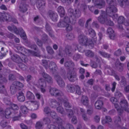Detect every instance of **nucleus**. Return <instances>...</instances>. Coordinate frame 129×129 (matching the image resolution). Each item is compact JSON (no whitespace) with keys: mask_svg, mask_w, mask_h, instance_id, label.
Returning <instances> with one entry per match:
<instances>
[{"mask_svg":"<svg viewBox=\"0 0 129 129\" xmlns=\"http://www.w3.org/2000/svg\"><path fill=\"white\" fill-rule=\"evenodd\" d=\"M98 20L101 23L110 26H113L114 23L108 18L107 14L104 11H101L100 15L98 18Z\"/></svg>","mask_w":129,"mask_h":129,"instance_id":"obj_1","label":"nucleus"},{"mask_svg":"<svg viewBox=\"0 0 129 129\" xmlns=\"http://www.w3.org/2000/svg\"><path fill=\"white\" fill-rule=\"evenodd\" d=\"M107 2L109 6L106 9V12L110 16H114V13L117 11V9L115 6L116 0H107Z\"/></svg>","mask_w":129,"mask_h":129,"instance_id":"obj_2","label":"nucleus"},{"mask_svg":"<svg viewBox=\"0 0 129 129\" xmlns=\"http://www.w3.org/2000/svg\"><path fill=\"white\" fill-rule=\"evenodd\" d=\"M49 92L51 95L58 97L61 99H63L64 97L63 94L62 92L56 88H51Z\"/></svg>","mask_w":129,"mask_h":129,"instance_id":"obj_3","label":"nucleus"},{"mask_svg":"<svg viewBox=\"0 0 129 129\" xmlns=\"http://www.w3.org/2000/svg\"><path fill=\"white\" fill-rule=\"evenodd\" d=\"M11 20V16L8 13H0V21L1 22H9Z\"/></svg>","mask_w":129,"mask_h":129,"instance_id":"obj_4","label":"nucleus"},{"mask_svg":"<svg viewBox=\"0 0 129 129\" xmlns=\"http://www.w3.org/2000/svg\"><path fill=\"white\" fill-rule=\"evenodd\" d=\"M70 22L73 24H75L76 22V19L73 18V17H71L69 18L67 16H66L64 17L63 20L61 21L57 24V26H60V24L63 22L66 23V24L69 23Z\"/></svg>","mask_w":129,"mask_h":129,"instance_id":"obj_5","label":"nucleus"},{"mask_svg":"<svg viewBox=\"0 0 129 129\" xmlns=\"http://www.w3.org/2000/svg\"><path fill=\"white\" fill-rule=\"evenodd\" d=\"M54 78L60 87H63L65 86V83L63 78L59 75H55Z\"/></svg>","mask_w":129,"mask_h":129,"instance_id":"obj_6","label":"nucleus"},{"mask_svg":"<svg viewBox=\"0 0 129 129\" xmlns=\"http://www.w3.org/2000/svg\"><path fill=\"white\" fill-rule=\"evenodd\" d=\"M67 77L69 81L72 82H74L77 79L76 73L74 71H69L67 74Z\"/></svg>","mask_w":129,"mask_h":129,"instance_id":"obj_7","label":"nucleus"},{"mask_svg":"<svg viewBox=\"0 0 129 129\" xmlns=\"http://www.w3.org/2000/svg\"><path fill=\"white\" fill-rule=\"evenodd\" d=\"M95 6L99 9H101L105 7V2L104 0H92Z\"/></svg>","mask_w":129,"mask_h":129,"instance_id":"obj_8","label":"nucleus"},{"mask_svg":"<svg viewBox=\"0 0 129 129\" xmlns=\"http://www.w3.org/2000/svg\"><path fill=\"white\" fill-rule=\"evenodd\" d=\"M48 103L49 105L52 108H55L61 104V103L58 102L54 99H49Z\"/></svg>","mask_w":129,"mask_h":129,"instance_id":"obj_9","label":"nucleus"},{"mask_svg":"<svg viewBox=\"0 0 129 129\" xmlns=\"http://www.w3.org/2000/svg\"><path fill=\"white\" fill-rule=\"evenodd\" d=\"M68 12L71 14H72L73 16H71L73 17V18H77L80 16L81 12L78 9H76L74 11L72 8H70L68 10Z\"/></svg>","mask_w":129,"mask_h":129,"instance_id":"obj_10","label":"nucleus"},{"mask_svg":"<svg viewBox=\"0 0 129 129\" xmlns=\"http://www.w3.org/2000/svg\"><path fill=\"white\" fill-rule=\"evenodd\" d=\"M120 104L121 107L125 111L127 112H129V108H127L128 104L126 101L125 100H121Z\"/></svg>","mask_w":129,"mask_h":129,"instance_id":"obj_11","label":"nucleus"},{"mask_svg":"<svg viewBox=\"0 0 129 129\" xmlns=\"http://www.w3.org/2000/svg\"><path fill=\"white\" fill-rule=\"evenodd\" d=\"M79 41L80 43L82 45H85L88 43L87 38L83 35H80L78 37Z\"/></svg>","mask_w":129,"mask_h":129,"instance_id":"obj_12","label":"nucleus"},{"mask_svg":"<svg viewBox=\"0 0 129 129\" xmlns=\"http://www.w3.org/2000/svg\"><path fill=\"white\" fill-rule=\"evenodd\" d=\"M42 75L48 83L50 84L53 83V79L49 75L44 72H43L42 74Z\"/></svg>","mask_w":129,"mask_h":129,"instance_id":"obj_13","label":"nucleus"},{"mask_svg":"<svg viewBox=\"0 0 129 129\" xmlns=\"http://www.w3.org/2000/svg\"><path fill=\"white\" fill-rule=\"evenodd\" d=\"M107 33L109 35V37L111 39L114 40L115 38V35L114 31L111 28H109L107 30Z\"/></svg>","mask_w":129,"mask_h":129,"instance_id":"obj_14","label":"nucleus"},{"mask_svg":"<svg viewBox=\"0 0 129 129\" xmlns=\"http://www.w3.org/2000/svg\"><path fill=\"white\" fill-rule=\"evenodd\" d=\"M61 24H60V26H58L60 27H65L66 28V30L68 31H70L72 29V26L69 23L66 24V23L63 22Z\"/></svg>","mask_w":129,"mask_h":129,"instance_id":"obj_15","label":"nucleus"},{"mask_svg":"<svg viewBox=\"0 0 129 129\" xmlns=\"http://www.w3.org/2000/svg\"><path fill=\"white\" fill-rule=\"evenodd\" d=\"M11 59L14 61L18 64L22 62V59L19 55L16 54H14L12 56Z\"/></svg>","mask_w":129,"mask_h":129,"instance_id":"obj_16","label":"nucleus"},{"mask_svg":"<svg viewBox=\"0 0 129 129\" xmlns=\"http://www.w3.org/2000/svg\"><path fill=\"white\" fill-rule=\"evenodd\" d=\"M45 4V0H38L37 3V6L39 9L41 10L44 8Z\"/></svg>","mask_w":129,"mask_h":129,"instance_id":"obj_17","label":"nucleus"},{"mask_svg":"<svg viewBox=\"0 0 129 129\" xmlns=\"http://www.w3.org/2000/svg\"><path fill=\"white\" fill-rule=\"evenodd\" d=\"M81 102L83 105L87 106L88 105L89 100L86 96L83 95L81 98Z\"/></svg>","mask_w":129,"mask_h":129,"instance_id":"obj_18","label":"nucleus"},{"mask_svg":"<svg viewBox=\"0 0 129 129\" xmlns=\"http://www.w3.org/2000/svg\"><path fill=\"white\" fill-rule=\"evenodd\" d=\"M116 67L117 70L120 72L123 71V64L118 61H117L115 63Z\"/></svg>","mask_w":129,"mask_h":129,"instance_id":"obj_19","label":"nucleus"},{"mask_svg":"<svg viewBox=\"0 0 129 129\" xmlns=\"http://www.w3.org/2000/svg\"><path fill=\"white\" fill-rule=\"evenodd\" d=\"M103 105V103L102 101L101 100H98L95 102L94 106L96 109L100 110L101 109Z\"/></svg>","mask_w":129,"mask_h":129,"instance_id":"obj_20","label":"nucleus"},{"mask_svg":"<svg viewBox=\"0 0 129 129\" xmlns=\"http://www.w3.org/2000/svg\"><path fill=\"white\" fill-rule=\"evenodd\" d=\"M72 51V47L70 46H67L65 47V49L63 50L64 53L65 54L70 56L71 54Z\"/></svg>","mask_w":129,"mask_h":129,"instance_id":"obj_21","label":"nucleus"},{"mask_svg":"<svg viewBox=\"0 0 129 129\" xmlns=\"http://www.w3.org/2000/svg\"><path fill=\"white\" fill-rule=\"evenodd\" d=\"M48 13L49 16L52 20L53 21H56L58 17L57 14L51 10L49 11Z\"/></svg>","mask_w":129,"mask_h":129,"instance_id":"obj_22","label":"nucleus"},{"mask_svg":"<svg viewBox=\"0 0 129 129\" xmlns=\"http://www.w3.org/2000/svg\"><path fill=\"white\" fill-rule=\"evenodd\" d=\"M17 90H18V88L13 82L10 87L11 93L12 94H14L17 92Z\"/></svg>","mask_w":129,"mask_h":129,"instance_id":"obj_23","label":"nucleus"},{"mask_svg":"<svg viewBox=\"0 0 129 129\" xmlns=\"http://www.w3.org/2000/svg\"><path fill=\"white\" fill-rule=\"evenodd\" d=\"M15 47L18 50L21 54H24L26 53V50L21 45H18Z\"/></svg>","mask_w":129,"mask_h":129,"instance_id":"obj_24","label":"nucleus"},{"mask_svg":"<svg viewBox=\"0 0 129 129\" xmlns=\"http://www.w3.org/2000/svg\"><path fill=\"white\" fill-rule=\"evenodd\" d=\"M64 65L65 67L69 69L73 68L75 66L74 62L70 60L65 62Z\"/></svg>","mask_w":129,"mask_h":129,"instance_id":"obj_25","label":"nucleus"},{"mask_svg":"<svg viewBox=\"0 0 129 129\" xmlns=\"http://www.w3.org/2000/svg\"><path fill=\"white\" fill-rule=\"evenodd\" d=\"M27 6L24 3H21L19 6V10L23 12H26L27 10Z\"/></svg>","mask_w":129,"mask_h":129,"instance_id":"obj_26","label":"nucleus"},{"mask_svg":"<svg viewBox=\"0 0 129 129\" xmlns=\"http://www.w3.org/2000/svg\"><path fill=\"white\" fill-rule=\"evenodd\" d=\"M57 11L59 13L60 17H63L65 14V11L64 8L61 6H59L57 8Z\"/></svg>","mask_w":129,"mask_h":129,"instance_id":"obj_27","label":"nucleus"},{"mask_svg":"<svg viewBox=\"0 0 129 129\" xmlns=\"http://www.w3.org/2000/svg\"><path fill=\"white\" fill-rule=\"evenodd\" d=\"M61 104L56 108V110L57 112L60 113L63 116L66 115V113L64 110L63 108L61 106Z\"/></svg>","mask_w":129,"mask_h":129,"instance_id":"obj_28","label":"nucleus"},{"mask_svg":"<svg viewBox=\"0 0 129 129\" xmlns=\"http://www.w3.org/2000/svg\"><path fill=\"white\" fill-rule=\"evenodd\" d=\"M38 83L40 86L46 87V83L45 80L42 78H40L38 80Z\"/></svg>","mask_w":129,"mask_h":129,"instance_id":"obj_29","label":"nucleus"},{"mask_svg":"<svg viewBox=\"0 0 129 129\" xmlns=\"http://www.w3.org/2000/svg\"><path fill=\"white\" fill-rule=\"evenodd\" d=\"M46 28L47 31L49 32V36L51 37H53L54 36L52 34V30L49 25L47 23L46 25Z\"/></svg>","mask_w":129,"mask_h":129,"instance_id":"obj_30","label":"nucleus"},{"mask_svg":"<svg viewBox=\"0 0 129 129\" xmlns=\"http://www.w3.org/2000/svg\"><path fill=\"white\" fill-rule=\"evenodd\" d=\"M0 93L4 94L6 96L8 95V93L4 87V86L0 83Z\"/></svg>","mask_w":129,"mask_h":129,"instance_id":"obj_31","label":"nucleus"},{"mask_svg":"<svg viewBox=\"0 0 129 129\" xmlns=\"http://www.w3.org/2000/svg\"><path fill=\"white\" fill-rule=\"evenodd\" d=\"M13 111V109L10 108H8L6 109L4 111V115H5L6 117H7V116L8 117V116L10 115L12 113Z\"/></svg>","mask_w":129,"mask_h":129,"instance_id":"obj_32","label":"nucleus"},{"mask_svg":"<svg viewBox=\"0 0 129 129\" xmlns=\"http://www.w3.org/2000/svg\"><path fill=\"white\" fill-rule=\"evenodd\" d=\"M26 97L28 100L33 99L35 98V96L30 91L27 92Z\"/></svg>","mask_w":129,"mask_h":129,"instance_id":"obj_33","label":"nucleus"},{"mask_svg":"<svg viewBox=\"0 0 129 129\" xmlns=\"http://www.w3.org/2000/svg\"><path fill=\"white\" fill-rule=\"evenodd\" d=\"M85 20L84 18H81L78 20V24L81 27H83L84 25Z\"/></svg>","mask_w":129,"mask_h":129,"instance_id":"obj_34","label":"nucleus"},{"mask_svg":"<svg viewBox=\"0 0 129 129\" xmlns=\"http://www.w3.org/2000/svg\"><path fill=\"white\" fill-rule=\"evenodd\" d=\"M85 55L89 57H93L94 55V53L89 50H87L85 51Z\"/></svg>","mask_w":129,"mask_h":129,"instance_id":"obj_35","label":"nucleus"},{"mask_svg":"<svg viewBox=\"0 0 129 129\" xmlns=\"http://www.w3.org/2000/svg\"><path fill=\"white\" fill-rule=\"evenodd\" d=\"M43 125L44 123L42 122L38 121L36 124V128L37 129H42Z\"/></svg>","mask_w":129,"mask_h":129,"instance_id":"obj_36","label":"nucleus"},{"mask_svg":"<svg viewBox=\"0 0 129 129\" xmlns=\"http://www.w3.org/2000/svg\"><path fill=\"white\" fill-rule=\"evenodd\" d=\"M3 101L4 103L6 105L9 106H10L12 103L11 102L10 99L7 98H4L3 99Z\"/></svg>","mask_w":129,"mask_h":129,"instance_id":"obj_37","label":"nucleus"},{"mask_svg":"<svg viewBox=\"0 0 129 129\" xmlns=\"http://www.w3.org/2000/svg\"><path fill=\"white\" fill-rule=\"evenodd\" d=\"M68 90L71 92H73L75 91V87L73 85L71 84H68L67 85Z\"/></svg>","mask_w":129,"mask_h":129,"instance_id":"obj_38","label":"nucleus"},{"mask_svg":"<svg viewBox=\"0 0 129 129\" xmlns=\"http://www.w3.org/2000/svg\"><path fill=\"white\" fill-rule=\"evenodd\" d=\"M66 111L67 112V114L69 118H71L74 116V113L71 110L66 109Z\"/></svg>","mask_w":129,"mask_h":129,"instance_id":"obj_39","label":"nucleus"},{"mask_svg":"<svg viewBox=\"0 0 129 129\" xmlns=\"http://www.w3.org/2000/svg\"><path fill=\"white\" fill-rule=\"evenodd\" d=\"M14 82L18 88V89H20L19 88H22L24 86L23 84L20 82L15 81Z\"/></svg>","mask_w":129,"mask_h":129,"instance_id":"obj_40","label":"nucleus"},{"mask_svg":"<svg viewBox=\"0 0 129 129\" xmlns=\"http://www.w3.org/2000/svg\"><path fill=\"white\" fill-rule=\"evenodd\" d=\"M55 119L56 120L54 123L55 124L58 125L62 123V120L60 117H58Z\"/></svg>","mask_w":129,"mask_h":129,"instance_id":"obj_41","label":"nucleus"},{"mask_svg":"<svg viewBox=\"0 0 129 129\" xmlns=\"http://www.w3.org/2000/svg\"><path fill=\"white\" fill-rule=\"evenodd\" d=\"M114 123L116 124L119 125L121 122V119L119 116L116 117H114Z\"/></svg>","mask_w":129,"mask_h":129,"instance_id":"obj_42","label":"nucleus"},{"mask_svg":"<svg viewBox=\"0 0 129 129\" xmlns=\"http://www.w3.org/2000/svg\"><path fill=\"white\" fill-rule=\"evenodd\" d=\"M8 124V122L4 120H3L1 122V126H2L4 128L5 127L7 126V127L8 128L11 127V126L10 125L7 126V125Z\"/></svg>","mask_w":129,"mask_h":129,"instance_id":"obj_43","label":"nucleus"},{"mask_svg":"<svg viewBox=\"0 0 129 129\" xmlns=\"http://www.w3.org/2000/svg\"><path fill=\"white\" fill-rule=\"evenodd\" d=\"M20 109L22 112L24 114H26L28 112V110L27 107L24 106H21L20 107Z\"/></svg>","mask_w":129,"mask_h":129,"instance_id":"obj_44","label":"nucleus"},{"mask_svg":"<svg viewBox=\"0 0 129 129\" xmlns=\"http://www.w3.org/2000/svg\"><path fill=\"white\" fill-rule=\"evenodd\" d=\"M99 53L104 57H107L108 58H109L110 57V55L109 54L105 52L100 51L99 52Z\"/></svg>","mask_w":129,"mask_h":129,"instance_id":"obj_45","label":"nucleus"},{"mask_svg":"<svg viewBox=\"0 0 129 129\" xmlns=\"http://www.w3.org/2000/svg\"><path fill=\"white\" fill-rule=\"evenodd\" d=\"M31 102L34 105V109H37L39 107V102L37 101H31Z\"/></svg>","mask_w":129,"mask_h":129,"instance_id":"obj_46","label":"nucleus"},{"mask_svg":"<svg viewBox=\"0 0 129 129\" xmlns=\"http://www.w3.org/2000/svg\"><path fill=\"white\" fill-rule=\"evenodd\" d=\"M48 53L50 54H52L54 53V51L52 48L49 46H48L46 48Z\"/></svg>","mask_w":129,"mask_h":129,"instance_id":"obj_47","label":"nucleus"},{"mask_svg":"<svg viewBox=\"0 0 129 129\" xmlns=\"http://www.w3.org/2000/svg\"><path fill=\"white\" fill-rule=\"evenodd\" d=\"M18 66L20 68L23 70H25L26 69L27 66L21 63L18 64Z\"/></svg>","mask_w":129,"mask_h":129,"instance_id":"obj_48","label":"nucleus"},{"mask_svg":"<svg viewBox=\"0 0 129 129\" xmlns=\"http://www.w3.org/2000/svg\"><path fill=\"white\" fill-rule=\"evenodd\" d=\"M31 53L33 55L37 57H39L40 56V51L39 50H38L37 52L34 51H31Z\"/></svg>","mask_w":129,"mask_h":129,"instance_id":"obj_49","label":"nucleus"},{"mask_svg":"<svg viewBox=\"0 0 129 129\" xmlns=\"http://www.w3.org/2000/svg\"><path fill=\"white\" fill-rule=\"evenodd\" d=\"M50 114L51 116L54 119H56L57 117V115L56 113L54 111H52L50 112Z\"/></svg>","mask_w":129,"mask_h":129,"instance_id":"obj_50","label":"nucleus"},{"mask_svg":"<svg viewBox=\"0 0 129 129\" xmlns=\"http://www.w3.org/2000/svg\"><path fill=\"white\" fill-rule=\"evenodd\" d=\"M89 34L93 37H94L96 36V34L94 31L91 28H89L88 30Z\"/></svg>","mask_w":129,"mask_h":129,"instance_id":"obj_51","label":"nucleus"},{"mask_svg":"<svg viewBox=\"0 0 129 129\" xmlns=\"http://www.w3.org/2000/svg\"><path fill=\"white\" fill-rule=\"evenodd\" d=\"M44 111L46 114H48L50 113V109L48 107H45L44 109Z\"/></svg>","mask_w":129,"mask_h":129,"instance_id":"obj_52","label":"nucleus"},{"mask_svg":"<svg viewBox=\"0 0 129 129\" xmlns=\"http://www.w3.org/2000/svg\"><path fill=\"white\" fill-rule=\"evenodd\" d=\"M124 21V18L122 16H120L119 17L118 20V24H123V22Z\"/></svg>","mask_w":129,"mask_h":129,"instance_id":"obj_53","label":"nucleus"},{"mask_svg":"<svg viewBox=\"0 0 129 129\" xmlns=\"http://www.w3.org/2000/svg\"><path fill=\"white\" fill-rule=\"evenodd\" d=\"M10 106L11 107V108H12L13 109V111L14 110H17L19 109L18 106L16 104H13L12 103Z\"/></svg>","mask_w":129,"mask_h":129,"instance_id":"obj_54","label":"nucleus"},{"mask_svg":"<svg viewBox=\"0 0 129 129\" xmlns=\"http://www.w3.org/2000/svg\"><path fill=\"white\" fill-rule=\"evenodd\" d=\"M19 33L21 35V36L23 37H25L26 36L22 28H20L19 29Z\"/></svg>","mask_w":129,"mask_h":129,"instance_id":"obj_55","label":"nucleus"},{"mask_svg":"<svg viewBox=\"0 0 129 129\" xmlns=\"http://www.w3.org/2000/svg\"><path fill=\"white\" fill-rule=\"evenodd\" d=\"M43 121L45 122V124H49L50 123L51 120L48 117L44 118L43 119Z\"/></svg>","mask_w":129,"mask_h":129,"instance_id":"obj_56","label":"nucleus"},{"mask_svg":"<svg viewBox=\"0 0 129 129\" xmlns=\"http://www.w3.org/2000/svg\"><path fill=\"white\" fill-rule=\"evenodd\" d=\"M35 40L37 44L40 46H41L42 45V42L38 38H36L35 39Z\"/></svg>","mask_w":129,"mask_h":129,"instance_id":"obj_57","label":"nucleus"},{"mask_svg":"<svg viewBox=\"0 0 129 129\" xmlns=\"http://www.w3.org/2000/svg\"><path fill=\"white\" fill-rule=\"evenodd\" d=\"M9 79L10 80L13 81L15 80L16 77L12 74H10L9 76Z\"/></svg>","mask_w":129,"mask_h":129,"instance_id":"obj_58","label":"nucleus"},{"mask_svg":"<svg viewBox=\"0 0 129 129\" xmlns=\"http://www.w3.org/2000/svg\"><path fill=\"white\" fill-rule=\"evenodd\" d=\"M105 71H106L108 74L110 75H112L113 74L114 71H112L110 69L106 68Z\"/></svg>","mask_w":129,"mask_h":129,"instance_id":"obj_59","label":"nucleus"},{"mask_svg":"<svg viewBox=\"0 0 129 129\" xmlns=\"http://www.w3.org/2000/svg\"><path fill=\"white\" fill-rule=\"evenodd\" d=\"M55 66V64L54 62H51L49 64V68L50 69L52 70Z\"/></svg>","mask_w":129,"mask_h":129,"instance_id":"obj_60","label":"nucleus"},{"mask_svg":"<svg viewBox=\"0 0 129 129\" xmlns=\"http://www.w3.org/2000/svg\"><path fill=\"white\" fill-rule=\"evenodd\" d=\"M65 129H74L73 126L71 124L68 123L66 124Z\"/></svg>","mask_w":129,"mask_h":129,"instance_id":"obj_61","label":"nucleus"},{"mask_svg":"<svg viewBox=\"0 0 129 129\" xmlns=\"http://www.w3.org/2000/svg\"><path fill=\"white\" fill-rule=\"evenodd\" d=\"M67 36L68 38L70 40H72L74 38V35L72 33H70L68 34Z\"/></svg>","mask_w":129,"mask_h":129,"instance_id":"obj_62","label":"nucleus"},{"mask_svg":"<svg viewBox=\"0 0 129 129\" xmlns=\"http://www.w3.org/2000/svg\"><path fill=\"white\" fill-rule=\"evenodd\" d=\"M121 51L120 49H119L114 52V54L116 56H119L121 55Z\"/></svg>","mask_w":129,"mask_h":129,"instance_id":"obj_63","label":"nucleus"},{"mask_svg":"<svg viewBox=\"0 0 129 129\" xmlns=\"http://www.w3.org/2000/svg\"><path fill=\"white\" fill-rule=\"evenodd\" d=\"M48 129H57V127L53 124H50L48 125Z\"/></svg>","mask_w":129,"mask_h":129,"instance_id":"obj_64","label":"nucleus"}]
</instances>
